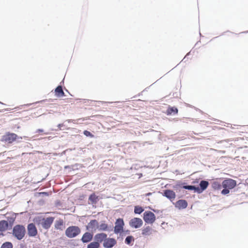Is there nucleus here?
I'll return each mask as SVG.
<instances>
[{"mask_svg":"<svg viewBox=\"0 0 248 248\" xmlns=\"http://www.w3.org/2000/svg\"><path fill=\"white\" fill-rule=\"evenodd\" d=\"M236 186V181L231 178L225 179L222 182V186L223 189L221 193L222 195H227L229 193L230 190Z\"/></svg>","mask_w":248,"mask_h":248,"instance_id":"obj_1","label":"nucleus"},{"mask_svg":"<svg viewBox=\"0 0 248 248\" xmlns=\"http://www.w3.org/2000/svg\"><path fill=\"white\" fill-rule=\"evenodd\" d=\"M26 232V228L23 225L17 224L13 228L12 234L18 240H21L24 237Z\"/></svg>","mask_w":248,"mask_h":248,"instance_id":"obj_2","label":"nucleus"},{"mask_svg":"<svg viewBox=\"0 0 248 248\" xmlns=\"http://www.w3.org/2000/svg\"><path fill=\"white\" fill-rule=\"evenodd\" d=\"M81 232V229L77 226H71L65 230V233L67 237L70 238L77 236Z\"/></svg>","mask_w":248,"mask_h":248,"instance_id":"obj_3","label":"nucleus"},{"mask_svg":"<svg viewBox=\"0 0 248 248\" xmlns=\"http://www.w3.org/2000/svg\"><path fill=\"white\" fill-rule=\"evenodd\" d=\"M124 222L123 218H118L116 220L115 226L114 227V232L115 234H121L124 232Z\"/></svg>","mask_w":248,"mask_h":248,"instance_id":"obj_4","label":"nucleus"},{"mask_svg":"<svg viewBox=\"0 0 248 248\" xmlns=\"http://www.w3.org/2000/svg\"><path fill=\"white\" fill-rule=\"evenodd\" d=\"M143 219L146 223L153 224L155 220V216L151 211H147L143 214Z\"/></svg>","mask_w":248,"mask_h":248,"instance_id":"obj_5","label":"nucleus"},{"mask_svg":"<svg viewBox=\"0 0 248 248\" xmlns=\"http://www.w3.org/2000/svg\"><path fill=\"white\" fill-rule=\"evenodd\" d=\"M98 222L96 219L91 220L86 226V230L93 233L98 230Z\"/></svg>","mask_w":248,"mask_h":248,"instance_id":"obj_6","label":"nucleus"},{"mask_svg":"<svg viewBox=\"0 0 248 248\" xmlns=\"http://www.w3.org/2000/svg\"><path fill=\"white\" fill-rule=\"evenodd\" d=\"M129 224L131 227L138 229L142 225L143 221L140 218L134 217L130 220Z\"/></svg>","mask_w":248,"mask_h":248,"instance_id":"obj_7","label":"nucleus"},{"mask_svg":"<svg viewBox=\"0 0 248 248\" xmlns=\"http://www.w3.org/2000/svg\"><path fill=\"white\" fill-rule=\"evenodd\" d=\"M54 217H48L46 218H44L41 223L42 227L45 229L48 230L50 228L54 221Z\"/></svg>","mask_w":248,"mask_h":248,"instance_id":"obj_8","label":"nucleus"},{"mask_svg":"<svg viewBox=\"0 0 248 248\" xmlns=\"http://www.w3.org/2000/svg\"><path fill=\"white\" fill-rule=\"evenodd\" d=\"M28 234L30 237H34L37 234V230L35 224L29 223L27 226Z\"/></svg>","mask_w":248,"mask_h":248,"instance_id":"obj_9","label":"nucleus"},{"mask_svg":"<svg viewBox=\"0 0 248 248\" xmlns=\"http://www.w3.org/2000/svg\"><path fill=\"white\" fill-rule=\"evenodd\" d=\"M17 135L15 133H8L5 135L3 136V140L9 143H11L13 141L16 140Z\"/></svg>","mask_w":248,"mask_h":248,"instance_id":"obj_10","label":"nucleus"},{"mask_svg":"<svg viewBox=\"0 0 248 248\" xmlns=\"http://www.w3.org/2000/svg\"><path fill=\"white\" fill-rule=\"evenodd\" d=\"M93 233L87 231L85 232L83 235H82L81 241L83 243H88L91 242L93 239Z\"/></svg>","mask_w":248,"mask_h":248,"instance_id":"obj_11","label":"nucleus"},{"mask_svg":"<svg viewBox=\"0 0 248 248\" xmlns=\"http://www.w3.org/2000/svg\"><path fill=\"white\" fill-rule=\"evenodd\" d=\"M209 184V182L207 181L202 180L199 184V186H197V193L199 194L202 193L207 188Z\"/></svg>","mask_w":248,"mask_h":248,"instance_id":"obj_12","label":"nucleus"},{"mask_svg":"<svg viewBox=\"0 0 248 248\" xmlns=\"http://www.w3.org/2000/svg\"><path fill=\"white\" fill-rule=\"evenodd\" d=\"M117 243L116 240L113 238H108L103 243V247L106 248H112Z\"/></svg>","mask_w":248,"mask_h":248,"instance_id":"obj_13","label":"nucleus"},{"mask_svg":"<svg viewBox=\"0 0 248 248\" xmlns=\"http://www.w3.org/2000/svg\"><path fill=\"white\" fill-rule=\"evenodd\" d=\"M98 230L99 231H111L112 228L111 226L108 225L105 223V221H101L100 223L98 224Z\"/></svg>","mask_w":248,"mask_h":248,"instance_id":"obj_14","label":"nucleus"},{"mask_svg":"<svg viewBox=\"0 0 248 248\" xmlns=\"http://www.w3.org/2000/svg\"><path fill=\"white\" fill-rule=\"evenodd\" d=\"M107 234L101 232L95 234L94 236V240L95 242H97L100 245L101 243L105 241V240L107 239Z\"/></svg>","mask_w":248,"mask_h":248,"instance_id":"obj_15","label":"nucleus"},{"mask_svg":"<svg viewBox=\"0 0 248 248\" xmlns=\"http://www.w3.org/2000/svg\"><path fill=\"white\" fill-rule=\"evenodd\" d=\"M6 217L7 219V220L6 221L8 224V226L9 229H11L16 220V214H13L12 216H6Z\"/></svg>","mask_w":248,"mask_h":248,"instance_id":"obj_16","label":"nucleus"},{"mask_svg":"<svg viewBox=\"0 0 248 248\" xmlns=\"http://www.w3.org/2000/svg\"><path fill=\"white\" fill-rule=\"evenodd\" d=\"M187 206V202L185 200H179L175 203V207L179 209H185Z\"/></svg>","mask_w":248,"mask_h":248,"instance_id":"obj_17","label":"nucleus"},{"mask_svg":"<svg viewBox=\"0 0 248 248\" xmlns=\"http://www.w3.org/2000/svg\"><path fill=\"white\" fill-rule=\"evenodd\" d=\"M163 195L170 200L174 199L175 198V192L173 190L170 189H166L164 190Z\"/></svg>","mask_w":248,"mask_h":248,"instance_id":"obj_18","label":"nucleus"},{"mask_svg":"<svg viewBox=\"0 0 248 248\" xmlns=\"http://www.w3.org/2000/svg\"><path fill=\"white\" fill-rule=\"evenodd\" d=\"M55 95L58 97L65 96L64 93L61 85L58 86L55 89Z\"/></svg>","mask_w":248,"mask_h":248,"instance_id":"obj_19","label":"nucleus"},{"mask_svg":"<svg viewBox=\"0 0 248 248\" xmlns=\"http://www.w3.org/2000/svg\"><path fill=\"white\" fill-rule=\"evenodd\" d=\"M7 230H10L8 226V224L6 220H2L0 221V232H3Z\"/></svg>","mask_w":248,"mask_h":248,"instance_id":"obj_20","label":"nucleus"},{"mask_svg":"<svg viewBox=\"0 0 248 248\" xmlns=\"http://www.w3.org/2000/svg\"><path fill=\"white\" fill-rule=\"evenodd\" d=\"M178 110L177 108L174 107H169L167 110V114L168 115H175L177 114Z\"/></svg>","mask_w":248,"mask_h":248,"instance_id":"obj_21","label":"nucleus"},{"mask_svg":"<svg viewBox=\"0 0 248 248\" xmlns=\"http://www.w3.org/2000/svg\"><path fill=\"white\" fill-rule=\"evenodd\" d=\"M98 201V196H96L95 193H93L89 196V201H90L92 204H96Z\"/></svg>","mask_w":248,"mask_h":248,"instance_id":"obj_22","label":"nucleus"},{"mask_svg":"<svg viewBox=\"0 0 248 248\" xmlns=\"http://www.w3.org/2000/svg\"><path fill=\"white\" fill-rule=\"evenodd\" d=\"M151 231L152 228L150 226L144 227L142 230V235L143 236L150 235L152 233Z\"/></svg>","mask_w":248,"mask_h":248,"instance_id":"obj_23","label":"nucleus"},{"mask_svg":"<svg viewBox=\"0 0 248 248\" xmlns=\"http://www.w3.org/2000/svg\"><path fill=\"white\" fill-rule=\"evenodd\" d=\"M212 187L215 190H220L222 187V183L217 181H213L212 183Z\"/></svg>","mask_w":248,"mask_h":248,"instance_id":"obj_24","label":"nucleus"},{"mask_svg":"<svg viewBox=\"0 0 248 248\" xmlns=\"http://www.w3.org/2000/svg\"><path fill=\"white\" fill-rule=\"evenodd\" d=\"M186 183H181L180 182H178L176 184L173 186V188L175 190H180L181 189L184 188L185 189Z\"/></svg>","mask_w":248,"mask_h":248,"instance_id":"obj_25","label":"nucleus"},{"mask_svg":"<svg viewBox=\"0 0 248 248\" xmlns=\"http://www.w3.org/2000/svg\"><path fill=\"white\" fill-rule=\"evenodd\" d=\"M144 211V208L140 206L137 205L134 207V213L136 214H140Z\"/></svg>","mask_w":248,"mask_h":248,"instance_id":"obj_26","label":"nucleus"},{"mask_svg":"<svg viewBox=\"0 0 248 248\" xmlns=\"http://www.w3.org/2000/svg\"><path fill=\"white\" fill-rule=\"evenodd\" d=\"M63 224V221L62 219H59L56 221L55 223V228L57 230H61V226Z\"/></svg>","mask_w":248,"mask_h":248,"instance_id":"obj_27","label":"nucleus"},{"mask_svg":"<svg viewBox=\"0 0 248 248\" xmlns=\"http://www.w3.org/2000/svg\"><path fill=\"white\" fill-rule=\"evenodd\" d=\"M100 246V244L94 241L89 244L87 245V248H99Z\"/></svg>","mask_w":248,"mask_h":248,"instance_id":"obj_28","label":"nucleus"},{"mask_svg":"<svg viewBox=\"0 0 248 248\" xmlns=\"http://www.w3.org/2000/svg\"><path fill=\"white\" fill-rule=\"evenodd\" d=\"M134 241V238L133 236L132 235H128L126 237L124 242L127 245H130L131 244V242Z\"/></svg>","mask_w":248,"mask_h":248,"instance_id":"obj_29","label":"nucleus"},{"mask_svg":"<svg viewBox=\"0 0 248 248\" xmlns=\"http://www.w3.org/2000/svg\"><path fill=\"white\" fill-rule=\"evenodd\" d=\"M185 189L189 190H194L195 192H197V186L194 185H186V184L185 185Z\"/></svg>","mask_w":248,"mask_h":248,"instance_id":"obj_30","label":"nucleus"},{"mask_svg":"<svg viewBox=\"0 0 248 248\" xmlns=\"http://www.w3.org/2000/svg\"><path fill=\"white\" fill-rule=\"evenodd\" d=\"M13 245L12 243L10 242H6L3 243L0 248H13Z\"/></svg>","mask_w":248,"mask_h":248,"instance_id":"obj_31","label":"nucleus"},{"mask_svg":"<svg viewBox=\"0 0 248 248\" xmlns=\"http://www.w3.org/2000/svg\"><path fill=\"white\" fill-rule=\"evenodd\" d=\"M83 134L86 137H91V138L94 137V135L88 130H84L83 131Z\"/></svg>","mask_w":248,"mask_h":248,"instance_id":"obj_32","label":"nucleus"},{"mask_svg":"<svg viewBox=\"0 0 248 248\" xmlns=\"http://www.w3.org/2000/svg\"><path fill=\"white\" fill-rule=\"evenodd\" d=\"M64 126V124H59L58 125H57V127H58V129H52V130H55V131H57L58 130V129H60V130H61L62 129V126Z\"/></svg>","mask_w":248,"mask_h":248,"instance_id":"obj_33","label":"nucleus"},{"mask_svg":"<svg viewBox=\"0 0 248 248\" xmlns=\"http://www.w3.org/2000/svg\"><path fill=\"white\" fill-rule=\"evenodd\" d=\"M78 166L77 164H76V165H72L71 166H66L65 167V168L66 169V168H72L73 170H74L76 169V167H77Z\"/></svg>","mask_w":248,"mask_h":248,"instance_id":"obj_34","label":"nucleus"},{"mask_svg":"<svg viewBox=\"0 0 248 248\" xmlns=\"http://www.w3.org/2000/svg\"><path fill=\"white\" fill-rule=\"evenodd\" d=\"M22 139V137H18L16 138V140L17 142H20L21 140Z\"/></svg>","mask_w":248,"mask_h":248,"instance_id":"obj_35","label":"nucleus"},{"mask_svg":"<svg viewBox=\"0 0 248 248\" xmlns=\"http://www.w3.org/2000/svg\"><path fill=\"white\" fill-rule=\"evenodd\" d=\"M44 131L43 129H38L36 130V133H39V132H43Z\"/></svg>","mask_w":248,"mask_h":248,"instance_id":"obj_36","label":"nucleus"},{"mask_svg":"<svg viewBox=\"0 0 248 248\" xmlns=\"http://www.w3.org/2000/svg\"><path fill=\"white\" fill-rule=\"evenodd\" d=\"M125 234H130V231L129 230H126L124 231Z\"/></svg>","mask_w":248,"mask_h":248,"instance_id":"obj_37","label":"nucleus"},{"mask_svg":"<svg viewBox=\"0 0 248 248\" xmlns=\"http://www.w3.org/2000/svg\"><path fill=\"white\" fill-rule=\"evenodd\" d=\"M40 194H43V195H46V196H48V194L47 192H41L40 193Z\"/></svg>","mask_w":248,"mask_h":248,"instance_id":"obj_38","label":"nucleus"},{"mask_svg":"<svg viewBox=\"0 0 248 248\" xmlns=\"http://www.w3.org/2000/svg\"><path fill=\"white\" fill-rule=\"evenodd\" d=\"M152 194V193L148 192V193L145 194V196H149L151 195Z\"/></svg>","mask_w":248,"mask_h":248,"instance_id":"obj_39","label":"nucleus"},{"mask_svg":"<svg viewBox=\"0 0 248 248\" xmlns=\"http://www.w3.org/2000/svg\"><path fill=\"white\" fill-rule=\"evenodd\" d=\"M60 204H61V202L60 201H57V202L56 204H57V206L60 205Z\"/></svg>","mask_w":248,"mask_h":248,"instance_id":"obj_40","label":"nucleus"},{"mask_svg":"<svg viewBox=\"0 0 248 248\" xmlns=\"http://www.w3.org/2000/svg\"><path fill=\"white\" fill-rule=\"evenodd\" d=\"M66 121L68 122V123H70V122H71V120H66Z\"/></svg>","mask_w":248,"mask_h":248,"instance_id":"obj_41","label":"nucleus"},{"mask_svg":"<svg viewBox=\"0 0 248 248\" xmlns=\"http://www.w3.org/2000/svg\"><path fill=\"white\" fill-rule=\"evenodd\" d=\"M189 53H190V52H189L188 53H187V54H186V56H188V55H189Z\"/></svg>","mask_w":248,"mask_h":248,"instance_id":"obj_42","label":"nucleus"},{"mask_svg":"<svg viewBox=\"0 0 248 248\" xmlns=\"http://www.w3.org/2000/svg\"><path fill=\"white\" fill-rule=\"evenodd\" d=\"M186 56L185 58H184V59L182 61H184L186 59Z\"/></svg>","mask_w":248,"mask_h":248,"instance_id":"obj_43","label":"nucleus"},{"mask_svg":"<svg viewBox=\"0 0 248 248\" xmlns=\"http://www.w3.org/2000/svg\"><path fill=\"white\" fill-rule=\"evenodd\" d=\"M0 104H4L3 103L0 102Z\"/></svg>","mask_w":248,"mask_h":248,"instance_id":"obj_44","label":"nucleus"},{"mask_svg":"<svg viewBox=\"0 0 248 248\" xmlns=\"http://www.w3.org/2000/svg\"><path fill=\"white\" fill-rule=\"evenodd\" d=\"M0 234L3 235L2 233H1V234H0Z\"/></svg>","mask_w":248,"mask_h":248,"instance_id":"obj_45","label":"nucleus"}]
</instances>
